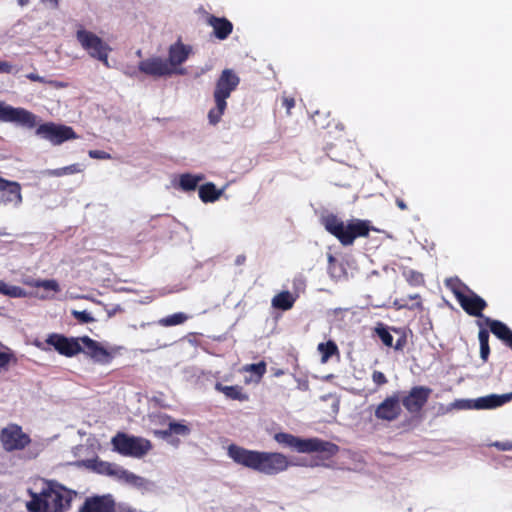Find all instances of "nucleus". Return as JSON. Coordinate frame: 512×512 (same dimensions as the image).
Segmentation results:
<instances>
[{
    "mask_svg": "<svg viewBox=\"0 0 512 512\" xmlns=\"http://www.w3.org/2000/svg\"><path fill=\"white\" fill-rule=\"evenodd\" d=\"M228 455L235 463L265 475H277L290 465L282 453L248 450L235 444L228 447Z\"/></svg>",
    "mask_w": 512,
    "mask_h": 512,
    "instance_id": "obj_1",
    "label": "nucleus"
},
{
    "mask_svg": "<svg viewBox=\"0 0 512 512\" xmlns=\"http://www.w3.org/2000/svg\"><path fill=\"white\" fill-rule=\"evenodd\" d=\"M29 494L31 500L26 504L29 512H65L70 507L69 491L52 481L45 482L39 493L29 490Z\"/></svg>",
    "mask_w": 512,
    "mask_h": 512,
    "instance_id": "obj_2",
    "label": "nucleus"
},
{
    "mask_svg": "<svg viewBox=\"0 0 512 512\" xmlns=\"http://www.w3.org/2000/svg\"><path fill=\"white\" fill-rule=\"evenodd\" d=\"M321 223L343 246H351L357 238L368 237L371 231H377L369 220L352 218L344 222L332 213L323 216Z\"/></svg>",
    "mask_w": 512,
    "mask_h": 512,
    "instance_id": "obj_3",
    "label": "nucleus"
},
{
    "mask_svg": "<svg viewBox=\"0 0 512 512\" xmlns=\"http://www.w3.org/2000/svg\"><path fill=\"white\" fill-rule=\"evenodd\" d=\"M274 440L298 453H319L322 459H330L339 452V446L319 438L302 439L290 433L279 432Z\"/></svg>",
    "mask_w": 512,
    "mask_h": 512,
    "instance_id": "obj_4",
    "label": "nucleus"
},
{
    "mask_svg": "<svg viewBox=\"0 0 512 512\" xmlns=\"http://www.w3.org/2000/svg\"><path fill=\"white\" fill-rule=\"evenodd\" d=\"M240 78L232 69H224L216 81L213 93L215 107L208 113L209 123L216 125L220 122L222 115L227 108L226 100L231 93L238 87Z\"/></svg>",
    "mask_w": 512,
    "mask_h": 512,
    "instance_id": "obj_5",
    "label": "nucleus"
},
{
    "mask_svg": "<svg viewBox=\"0 0 512 512\" xmlns=\"http://www.w3.org/2000/svg\"><path fill=\"white\" fill-rule=\"evenodd\" d=\"M444 284L449 289L461 308L470 316L483 317V311L487 308V302L469 288L457 276L445 279Z\"/></svg>",
    "mask_w": 512,
    "mask_h": 512,
    "instance_id": "obj_6",
    "label": "nucleus"
},
{
    "mask_svg": "<svg viewBox=\"0 0 512 512\" xmlns=\"http://www.w3.org/2000/svg\"><path fill=\"white\" fill-rule=\"evenodd\" d=\"M113 450L123 456L134 458H142L151 449L152 443L150 440L128 435L124 432H118L111 440Z\"/></svg>",
    "mask_w": 512,
    "mask_h": 512,
    "instance_id": "obj_7",
    "label": "nucleus"
},
{
    "mask_svg": "<svg viewBox=\"0 0 512 512\" xmlns=\"http://www.w3.org/2000/svg\"><path fill=\"white\" fill-rule=\"evenodd\" d=\"M76 39L81 47L94 59L101 61L105 66H109L108 56L111 48L95 33L80 28L76 32Z\"/></svg>",
    "mask_w": 512,
    "mask_h": 512,
    "instance_id": "obj_8",
    "label": "nucleus"
},
{
    "mask_svg": "<svg viewBox=\"0 0 512 512\" xmlns=\"http://www.w3.org/2000/svg\"><path fill=\"white\" fill-rule=\"evenodd\" d=\"M0 441L5 451L12 452L25 449L31 438L20 425L11 423L0 431Z\"/></svg>",
    "mask_w": 512,
    "mask_h": 512,
    "instance_id": "obj_9",
    "label": "nucleus"
},
{
    "mask_svg": "<svg viewBox=\"0 0 512 512\" xmlns=\"http://www.w3.org/2000/svg\"><path fill=\"white\" fill-rule=\"evenodd\" d=\"M45 344L53 347L60 355L72 358L82 352L80 337H67L59 333H51L45 339Z\"/></svg>",
    "mask_w": 512,
    "mask_h": 512,
    "instance_id": "obj_10",
    "label": "nucleus"
},
{
    "mask_svg": "<svg viewBox=\"0 0 512 512\" xmlns=\"http://www.w3.org/2000/svg\"><path fill=\"white\" fill-rule=\"evenodd\" d=\"M36 134L50 141L53 145H60L65 141L78 137L72 127L57 125L52 122L39 125L36 129Z\"/></svg>",
    "mask_w": 512,
    "mask_h": 512,
    "instance_id": "obj_11",
    "label": "nucleus"
},
{
    "mask_svg": "<svg viewBox=\"0 0 512 512\" xmlns=\"http://www.w3.org/2000/svg\"><path fill=\"white\" fill-rule=\"evenodd\" d=\"M94 470L99 474L114 477L119 481L134 486H139L142 483V478L140 476L135 475L115 463L97 461L94 465Z\"/></svg>",
    "mask_w": 512,
    "mask_h": 512,
    "instance_id": "obj_12",
    "label": "nucleus"
},
{
    "mask_svg": "<svg viewBox=\"0 0 512 512\" xmlns=\"http://www.w3.org/2000/svg\"><path fill=\"white\" fill-rule=\"evenodd\" d=\"M0 121L18 123L28 128L36 126V116L24 109L6 105L0 100Z\"/></svg>",
    "mask_w": 512,
    "mask_h": 512,
    "instance_id": "obj_13",
    "label": "nucleus"
},
{
    "mask_svg": "<svg viewBox=\"0 0 512 512\" xmlns=\"http://www.w3.org/2000/svg\"><path fill=\"white\" fill-rule=\"evenodd\" d=\"M512 400V392L502 395L490 394L477 399L461 400L458 407L462 409L485 410L500 407Z\"/></svg>",
    "mask_w": 512,
    "mask_h": 512,
    "instance_id": "obj_14",
    "label": "nucleus"
},
{
    "mask_svg": "<svg viewBox=\"0 0 512 512\" xmlns=\"http://www.w3.org/2000/svg\"><path fill=\"white\" fill-rule=\"evenodd\" d=\"M82 352L86 357L99 364H109L113 359V354L101 345L100 342L89 336L80 337Z\"/></svg>",
    "mask_w": 512,
    "mask_h": 512,
    "instance_id": "obj_15",
    "label": "nucleus"
},
{
    "mask_svg": "<svg viewBox=\"0 0 512 512\" xmlns=\"http://www.w3.org/2000/svg\"><path fill=\"white\" fill-rule=\"evenodd\" d=\"M22 202L23 196L20 183L0 177V206L17 208Z\"/></svg>",
    "mask_w": 512,
    "mask_h": 512,
    "instance_id": "obj_16",
    "label": "nucleus"
},
{
    "mask_svg": "<svg viewBox=\"0 0 512 512\" xmlns=\"http://www.w3.org/2000/svg\"><path fill=\"white\" fill-rule=\"evenodd\" d=\"M432 393L431 388L426 386H414L400 401L405 409L411 414L419 413L428 402Z\"/></svg>",
    "mask_w": 512,
    "mask_h": 512,
    "instance_id": "obj_17",
    "label": "nucleus"
},
{
    "mask_svg": "<svg viewBox=\"0 0 512 512\" xmlns=\"http://www.w3.org/2000/svg\"><path fill=\"white\" fill-rule=\"evenodd\" d=\"M159 422L167 427L165 429L154 430L153 434L154 436L164 440H169L173 435L188 436L191 432L190 427L186 425L184 421L176 422L169 415L159 416Z\"/></svg>",
    "mask_w": 512,
    "mask_h": 512,
    "instance_id": "obj_18",
    "label": "nucleus"
},
{
    "mask_svg": "<svg viewBox=\"0 0 512 512\" xmlns=\"http://www.w3.org/2000/svg\"><path fill=\"white\" fill-rule=\"evenodd\" d=\"M139 70L147 75L161 77L165 75H170L174 72L179 74H184V69L174 70L172 69L167 61L163 60L160 57H153L146 60H143L139 63Z\"/></svg>",
    "mask_w": 512,
    "mask_h": 512,
    "instance_id": "obj_19",
    "label": "nucleus"
},
{
    "mask_svg": "<svg viewBox=\"0 0 512 512\" xmlns=\"http://www.w3.org/2000/svg\"><path fill=\"white\" fill-rule=\"evenodd\" d=\"M400 396L396 392L385 398L376 408L375 417L380 420L394 421L401 414Z\"/></svg>",
    "mask_w": 512,
    "mask_h": 512,
    "instance_id": "obj_20",
    "label": "nucleus"
},
{
    "mask_svg": "<svg viewBox=\"0 0 512 512\" xmlns=\"http://www.w3.org/2000/svg\"><path fill=\"white\" fill-rule=\"evenodd\" d=\"M79 512H115V501L110 494L87 497Z\"/></svg>",
    "mask_w": 512,
    "mask_h": 512,
    "instance_id": "obj_21",
    "label": "nucleus"
},
{
    "mask_svg": "<svg viewBox=\"0 0 512 512\" xmlns=\"http://www.w3.org/2000/svg\"><path fill=\"white\" fill-rule=\"evenodd\" d=\"M207 24L213 28V34L219 40L227 39L233 31V24L225 17L209 15Z\"/></svg>",
    "mask_w": 512,
    "mask_h": 512,
    "instance_id": "obj_22",
    "label": "nucleus"
},
{
    "mask_svg": "<svg viewBox=\"0 0 512 512\" xmlns=\"http://www.w3.org/2000/svg\"><path fill=\"white\" fill-rule=\"evenodd\" d=\"M191 53L190 46L184 45L180 40L172 44L168 51V64L176 67L184 63Z\"/></svg>",
    "mask_w": 512,
    "mask_h": 512,
    "instance_id": "obj_23",
    "label": "nucleus"
},
{
    "mask_svg": "<svg viewBox=\"0 0 512 512\" xmlns=\"http://www.w3.org/2000/svg\"><path fill=\"white\" fill-rule=\"evenodd\" d=\"M485 324L489 327L490 331L505 344L512 340V330L505 323L486 317Z\"/></svg>",
    "mask_w": 512,
    "mask_h": 512,
    "instance_id": "obj_24",
    "label": "nucleus"
},
{
    "mask_svg": "<svg viewBox=\"0 0 512 512\" xmlns=\"http://www.w3.org/2000/svg\"><path fill=\"white\" fill-rule=\"evenodd\" d=\"M215 390L223 393L227 398L237 401H247L248 395L243 392V388L239 385L225 386L220 382L215 384Z\"/></svg>",
    "mask_w": 512,
    "mask_h": 512,
    "instance_id": "obj_25",
    "label": "nucleus"
},
{
    "mask_svg": "<svg viewBox=\"0 0 512 512\" xmlns=\"http://www.w3.org/2000/svg\"><path fill=\"white\" fill-rule=\"evenodd\" d=\"M198 192H199V198L204 203L215 202L220 198V196L222 194V191L218 190L216 188L215 184H213L211 182L201 185L199 187Z\"/></svg>",
    "mask_w": 512,
    "mask_h": 512,
    "instance_id": "obj_26",
    "label": "nucleus"
},
{
    "mask_svg": "<svg viewBox=\"0 0 512 512\" xmlns=\"http://www.w3.org/2000/svg\"><path fill=\"white\" fill-rule=\"evenodd\" d=\"M295 301L296 297L289 291H282L272 298V306L276 309L286 311L293 307Z\"/></svg>",
    "mask_w": 512,
    "mask_h": 512,
    "instance_id": "obj_27",
    "label": "nucleus"
},
{
    "mask_svg": "<svg viewBox=\"0 0 512 512\" xmlns=\"http://www.w3.org/2000/svg\"><path fill=\"white\" fill-rule=\"evenodd\" d=\"M204 180V175H193L190 173L181 174L179 177V188L183 191H194L198 184Z\"/></svg>",
    "mask_w": 512,
    "mask_h": 512,
    "instance_id": "obj_28",
    "label": "nucleus"
},
{
    "mask_svg": "<svg viewBox=\"0 0 512 512\" xmlns=\"http://www.w3.org/2000/svg\"><path fill=\"white\" fill-rule=\"evenodd\" d=\"M189 319V316L184 312H177L165 317L160 318L157 324L161 327L177 326L185 323Z\"/></svg>",
    "mask_w": 512,
    "mask_h": 512,
    "instance_id": "obj_29",
    "label": "nucleus"
},
{
    "mask_svg": "<svg viewBox=\"0 0 512 512\" xmlns=\"http://www.w3.org/2000/svg\"><path fill=\"white\" fill-rule=\"evenodd\" d=\"M82 170V166L79 163H75L65 167L47 170L46 174L52 177H61L64 175L77 174L82 172Z\"/></svg>",
    "mask_w": 512,
    "mask_h": 512,
    "instance_id": "obj_30",
    "label": "nucleus"
},
{
    "mask_svg": "<svg viewBox=\"0 0 512 512\" xmlns=\"http://www.w3.org/2000/svg\"><path fill=\"white\" fill-rule=\"evenodd\" d=\"M318 350L321 353L322 362H326L330 357L338 353V347L335 342L327 341L318 345Z\"/></svg>",
    "mask_w": 512,
    "mask_h": 512,
    "instance_id": "obj_31",
    "label": "nucleus"
},
{
    "mask_svg": "<svg viewBox=\"0 0 512 512\" xmlns=\"http://www.w3.org/2000/svg\"><path fill=\"white\" fill-rule=\"evenodd\" d=\"M403 276L409 285L413 287H419L425 283L423 274L413 269L404 270Z\"/></svg>",
    "mask_w": 512,
    "mask_h": 512,
    "instance_id": "obj_32",
    "label": "nucleus"
},
{
    "mask_svg": "<svg viewBox=\"0 0 512 512\" xmlns=\"http://www.w3.org/2000/svg\"><path fill=\"white\" fill-rule=\"evenodd\" d=\"M11 362L16 364L17 358L14 352L6 347V351H0V371L2 369H7Z\"/></svg>",
    "mask_w": 512,
    "mask_h": 512,
    "instance_id": "obj_33",
    "label": "nucleus"
},
{
    "mask_svg": "<svg viewBox=\"0 0 512 512\" xmlns=\"http://www.w3.org/2000/svg\"><path fill=\"white\" fill-rule=\"evenodd\" d=\"M375 333L385 346H393V336L390 334L386 327H384L383 325H379L378 327L375 328Z\"/></svg>",
    "mask_w": 512,
    "mask_h": 512,
    "instance_id": "obj_34",
    "label": "nucleus"
},
{
    "mask_svg": "<svg viewBox=\"0 0 512 512\" xmlns=\"http://www.w3.org/2000/svg\"><path fill=\"white\" fill-rule=\"evenodd\" d=\"M245 370L248 372H252L261 378L266 373V363L264 361H260L258 363H253V364L247 365L245 367Z\"/></svg>",
    "mask_w": 512,
    "mask_h": 512,
    "instance_id": "obj_35",
    "label": "nucleus"
},
{
    "mask_svg": "<svg viewBox=\"0 0 512 512\" xmlns=\"http://www.w3.org/2000/svg\"><path fill=\"white\" fill-rule=\"evenodd\" d=\"M72 315L75 319H77L80 323H91V322H94L95 319L94 317L91 315L90 312L84 310V311H77V310H73L72 311Z\"/></svg>",
    "mask_w": 512,
    "mask_h": 512,
    "instance_id": "obj_36",
    "label": "nucleus"
},
{
    "mask_svg": "<svg viewBox=\"0 0 512 512\" xmlns=\"http://www.w3.org/2000/svg\"><path fill=\"white\" fill-rule=\"evenodd\" d=\"M35 286L36 287H41V288H44L46 290H52V291H55V292H58L59 291V284L56 280L54 279H49V280H38L36 283H35Z\"/></svg>",
    "mask_w": 512,
    "mask_h": 512,
    "instance_id": "obj_37",
    "label": "nucleus"
},
{
    "mask_svg": "<svg viewBox=\"0 0 512 512\" xmlns=\"http://www.w3.org/2000/svg\"><path fill=\"white\" fill-rule=\"evenodd\" d=\"M17 290H19L18 287H9L4 281L0 280V293L9 296H17Z\"/></svg>",
    "mask_w": 512,
    "mask_h": 512,
    "instance_id": "obj_38",
    "label": "nucleus"
},
{
    "mask_svg": "<svg viewBox=\"0 0 512 512\" xmlns=\"http://www.w3.org/2000/svg\"><path fill=\"white\" fill-rule=\"evenodd\" d=\"M372 380L378 386H381V385H384L387 383V378H386L385 374L381 371H374L372 374Z\"/></svg>",
    "mask_w": 512,
    "mask_h": 512,
    "instance_id": "obj_39",
    "label": "nucleus"
},
{
    "mask_svg": "<svg viewBox=\"0 0 512 512\" xmlns=\"http://www.w3.org/2000/svg\"><path fill=\"white\" fill-rule=\"evenodd\" d=\"M282 106L286 109V112L289 115L291 113V109L295 106V99L290 96H283Z\"/></svg>",
    "mask_w": 512,
    "mask_h": 512,
    "instance_id": "obj_40",
    "label": "nucleus"
},
{
    "mask_svg": "<svg viewBox=\"0 0 512 512\" xmlns=\"http://www.w3.org/2000/svg\"><path fill=\"white\" fill-rule=\"evenodd\" d=\"M491 446L497 448L500 451H510V450H512V441H505V442L496 441V442L492 443Z\"/></svg>",
    "mask_w": 512,
    "mask_h": 512,
    "instance_id": "obj_41",
    "label": "nucleus"
},
{
    "mask_svg": "<svg viewBox=\"0 0 512 512\" xmlns=\"http://www.w3.org/2000/svg\"><path fill=\"white\" fill-rule=\"evenodd\" d=\"M88 154L93 159H109L111 157L109 153L103 150H90Z\"/></svg>",
    "mask_w": 512,
    "mask_h": 512,
    "instance_id": "obj_42",
    "label": "nucleus"
},
{
    "mask_svg": "<svg viewBox=\"0 0 512 512\" xmlns=\"http://www.w3.org/2000/svg\"><path fill=\"white\" fill-rule=\"evenodd\" d=\"M395 305H397L399 309L407 308V309H410V310L418 309V310H421V311L424 309L422 301H417L416 303H414L411 306H409L407 304H401V302L396 300L395 301Z\"/></svg>",
    "mask_w": 512,
    "mask_h": 512,
    "instance_id": "obj_43",
    "label": "nucleus"
},
{
    "mask_svg": "<svg viewBox=\"0 0 512 512\" xmlns=\"http://www.w3.org/2000/svg\"><path fill=\"white\" fill-rule=\"evenodd\" d=\"M490 355L489 343L480 344V358L483 362H487Z\"/></svg>",
    "mask_w": 512,
    "mask_h": 512,
    "instance_id": "obj_44",
    "label": "nucleus"
},
{
    "mask_svg": "<svg viewBox=\"0 0 512 512\" xmlns=\"http://www.w3.org/2000/svg\"><path fill=\"white\" fill-rule=\"evenodd\" d=\"M489 331L487 329H480L478 333L479 344L489 343Z\"/></svg>",
    "mask_w": 512,
    "mask_h": 512,
    "instance_id": "obj_45",
    "label": "nucleus"
},
{
    "mask_svg": "<svg viewBox=\"0 0 512 512\" xmlns=\"http://www.w3.org/2000/svg\"><path fill=\"white\" fill-rule=\"evenodd\" d=\"M13 72V65L7 61L0 60V73L10 74Z\"/></svg>",
    "mask_w": 512,
    "mask_h": 512,
    "instance_id": "obj_46",
    "label": "nucleus"
},
{
    "mask_svg": "<svg viewBox=\"0 0 512 512\" xmlns=\"http://www.w3.org/2000/svg\"><path fill=\"white\" fill-rule=\"evenodd\" d=\"M26 78L33 81V82H39V83H45V80L43 77L39 76L36 73H29L26 75Z\"/></svg>",
    "mask_w": 512,
    "mask_h": 512,
    "instance_id": "obj_47",
    "label": "nucleus"
},
{
    "mask_svg": "<svg viewBox=\"0 0 512 512\" xmlns=\"http://www.w3.org/2000/svg\"><path fill=\"white\" fill-rule=\"evenodd\" d=\"M405 344L406 338L405 336H402L401 338L397 339L395 345H393L392 347H394L395 350H402Z\"/></svg>",
    "mask_w": 512,
    "mask_h": 512,
    "instance_id": "obj_48",
    "label": "nucleus"
},
{
    "mask_svg": "<svg viewBox=\"0 0 512 512\" xmlns=\"http://www.w3.org/2000/svg\"><path fill=\"white\" fill-rule=\"evenodd\" d=\"M395 203H396L397 207L400 210H407L408 209L405 201L403 199H401V198H396Z\"/></svg>",
    "mask_w": 512,
    "mask_h": 512,
    "instance_id": "obj_49",
    "label": "nucleus"
},
{
    "mask_svg": "<svg viewBox=\"0 0 512 512\" xmlns=\"http://www.w3.org/2000/svg\"><path fill=\"white\" fill-rule=\"evenodd\" d=\"M246 260V257L244 255H239L236 257L235 264L236 265H242Z\"/></svg>",
    "mask_w": 512,
    "mask_h": 512,
    "instance_id": "obj_50",
    "label": "nucleus"
},
{
    "mask_svg": "<svg viewBox=\"0 0 512 512\" xmlns=\"http://www.w3.org/2000/svg\"><path fill=\"white\" fill-rule=\"evenodd\" d=\"M35 346L38 347L39 349L43 350V351L50 350V348L45 347L44 343H41V342H35Z\"/></svg>",
    "mask_w": 512,
    "mask_h": 512,
    "instance_id": "obj_51",
    "label": "nucleus"
},
{
    "mask_svg": "<svg viewBox=\"0 0 512 512\" xmlns=\"http://www.w3.org/2000/svg\"><path fill=\"white\" fill-rule=\"evenodd\" d=\"M409 299H411V300H418V301H421V300H420V295H419V294L410 295V296H409Z\"/></svg>",
    "mask_w": 512,
    "mask_h": 512,
    "instance_id": "obj_52",
    "label": "nucleus"
},
{
    "mask_svg": "<svg viewBox=\"0 0 512 512\" xmlns=\"http://www.w3.org/2000/svg\"><path fill=\"white\" fill-rule=\"evenodd\" d=\"M28 3H29V0H18V4H19L20 6H25V5H27Z\"/></svg>",
    "mask_w": 512,
    "mask_h": 512,
    "instance_id": "obj_53",
    "label": "nucleus"
},
{
    "mask_svg": "<svg viewBox=\"0 0 512 512\" xmlns=\"http://www.w3.org/2000/svg\"><path fill=\"white\" fill-rule=\"evenodd\" d=\"M283 374H284L283 370H277V371L274 373V375H275V376H277V377H279V376H281V375H283Z\"/></svg>",
    "mask_w": 512,
    "mask_h": 512,
    "instance_id": "obj_54",
    "label": "nucleus"
},
{
    "mask_svg": "<svg viewBox=\"0 0 512 512\" xmlns=\"http://www.w3.org/2000/svg\"><path fill=\"white\" fill-rule=\"evenodd\" d=\"M506 345H507L509 348H511V349H512V340H511V341H509Z\"/></svg>",
    "mask_w": 512,
    "mask_h": 512,
    "instance_id": "obj_55",
    "label": "nucleus"
},
{
    "mask_svg": "<svg viewBox=\"0 0 512 512\" xmlns=\"http://www.w3.org/2000/svg\"><path fill=\"white\" fill-rule=\"evenodd\" d=\"M327 156L331 157L332 159H334V156L330 153V152H327Z\"/></svg>",
    "mask_w": 512,
    "mask_h": 512,
    "instance_id": "obj_56",
    "label": "nucleus"
},
{
    "mask_svg": "<svg viewBox=\"0 0 512 512\" xmlns=\"http://www.w3.org/2000/svg\"><path fill=\"white\" fill-rule=\"evenodd\" d=\"M171 443H172V444H178V443H179V440H176V441L172 440V441H171Z\"/></svg>",
    "mask_w": 512,
    "mask_h": 512,
    "instance_id": "obj_57",
    "label": "nucleus"
}]
</instances>
